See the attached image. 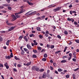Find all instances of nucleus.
I'll list each match as a JSON object with an SVG mask.
<instances>
[{"instance_id":"4d7b16f0","label":"nucleus","mask_w":79,"mask_h":79,"mask_svg":"<svg viewBox=\"0 0 79 79\" xmlns=\"http://www.w3.org/2000/svg\"><path fill=\"white\" fill-rule=\"evenodd\" d=\"M69 56L70 57H72L73 56V55L71 53H69Z\"/></svg>"},{"instance_id":"5701e85b","label":"nucleus","mask_w":79,"mask_h":79,"mask_svg":"<svg viewBox=\"0 0 79 79\" xmlns=\"http://www.w3.org/2000/svg\"><path fill=\"white\" fill-rule=\"evenodd\" d=\"M7 9L11 11V10L12 8L11 7L9 6L7 7Z\"/></svg>"},{"instance_id":"f3484780","label":"nucleus","mask_w":79,"mask_h":79,"mask_svg":"<svg viewBox=\"0 0 79 79\" xmlns=\"http://www.w3.org/2000/svg\"><path fill=\"white\" fill-rule=\"evenodd\" d=\"M6 59H10V58H11V57L10 56H6Z\"/></svg>"},{"instance_id":"2f4dec72","label":"nucleus","mask_w":79,"mask_h":79,"mask_svg":"<svg viewBox=\"0 0 79 79\" xmlns=\"http://www.w3.org/2000/svg\"><path fill=\"white\" fill-rule=\"evenodd\" d=\"M73 79H76L75 75L74 74H73Z\"/></svg>"},{"instance_id":"4c0bfd02","label":"nucleus","mask_w":79,"mask_h":79,"mask_svg":"<svg viewBox=\"0 0 79 79\" xmlns=\"http://www.w3.org/2000/svg\"><path fill=\"white\" fill-rule=\"evenodd\" d=\"M54 46L53 45H52L50 46V48L51 49H53L54 48Z\"/></svg>"},{"instance_id":"864d4df0","label":"nucleus","mask_w":79,"mask_h":79,"mask_svg":"<svg viewBox=\"0 0 79 79\" xmlns=\"http://www.w3.org/2000/svg\"><path fill=\"white\" fill-rule=\"evenodd\" d=\"M47 56V54H45L44 55V57L45 58H46Z\"/></svg>"},{"instance_id":"bb28decb","label":"nucleus","mask_w":79,"mask_h":79,"mask_svg":"<svg viewBox=\"0 0 79 79\" xmlns=\"http://www.w3.org/2000/svg\"><path fill=\"white\" fill-rule=\"evenodd\" d=\"M68 58V56H64L62 57V58L63 59H64L65 58Z\"/></svg>"},{"instance_id":"37998d69","label":"nucleus","mask_w":79,"mask_h":79,"mask_svg":"<svg viewBox=\"0 0 79 79\" xmlns=\"http://www.w3.org/2000/svg\"><path fill=\"white\" fill-rule=\"evenodd\" d=\"M66 77L68 78L69 77V74H67L66 76Z\"/></svg>"},{"instance_id":"de8ad7c7","label":"nucleus","mask_w":79,"mask_h":79,"mask_svg":"<svg viewBox=\"0 0 79 79\" xmlns=\"http://www.w3.org/2000/svg\"><path fill=\"white\" fill-rule=\"evenodd\" d=\"M1 32L2 34H5V31H1Z\"/></svg>"},{"instance_id":"6ab92c4d","label":"nucleus","mask_w":79,"mask_h":79,"mask_svg":"<svg viewBox=\"0 0 79 79\" xmlns=\"http://www.w3.org/2000/svg\"><path fill=\"white\" fill-rule=\"evenodd\" d=\"M28 4L29 5H31V6H33V3H32V2H30L29 1L28 2Z\"/></svg>"},{"instance_id":"dca6fc26","label":"nucleus","mask_w":79,"mask_h":79,"mask_svg":"<svg viewBox=\"0 0 79 79\" xmlns=\"http://www.w3.org/2000/svg\"><path fill=\"white\" fill-rule=\"evenodd\" d=\"M36 68H37L36 66H33L32 68V69L33 70H35Z\"/></svg>"},{"instance_id":"c85d7f7f","label":"nucleus","mask_w":79,"mask_h":79,"mask_svg":"<svg viewBox=\"0 0 79 79\" xmlns=\"http://www.w3.org/2000/svg\"><path fill=\"white\" fill-rule=\"evenodd\" d=\"M32 57L33 58H36L37 57V56L36 55L34 54L32 55Z\"/></svg>"},{"instance_id":"6e6d98bb","label":"nucleus","mask_w":79,"mask_h":79,"mask_svg":"<svg viewBox=\"0 0 79 79\" xmlns=\"http://www.w3.org/2000/svg\"><path fill=\"white\" fill-rule=\"evenodd\" d=\"M38 50H41L42 48H41V47H38Z\"/></svg>"},{"instance_id":"338daca9","label":"nucleus","mask_w":79,"mask_h":79,"mask_svg":"<svg viewBox=\"0 0 79 79\" xmlns=\"http://www.w3.org/2000/svg\"><path fill=\"white\" fill-rule=\"evenodd\" d=\"M71 58H72V57H69V58L68 59V60L69 61V60H70Z\"/></svg>"},{"instance_id":"a211bd4d","label":"nucleus","mask_w":79,"mask_h":79,"mask_svg":"<svg viewBox=\"0 0 79 79\" xmlns=\"http://www.w3.org/2000/svg\"><path fill=\"white\" fill-rule=\"evenodd\" d=\"M31 62H28L26 64V65L27 66H29L31 64Z\"/></svg>"},{"instance_id":"58836bf2","label":"nucleus","mask_w":79,"mask_h":79,"mask_svg":"<svg viewBox=\"0 0 79 79\" xmlns=\"http://www.w3.org/2000/svg\"><path fill=\"white\" fill-rule=\"evenodd\" d=\"M23 2H27L28 3L29 2V0H23Z\"/></svg>"},{"instance_id":"680f3d73","label":"nucleus","mask_w":79,"mask_h":79,"mask_svg":"<svg viewBox=\"0 0 79 79\" xmlns=\"http://www.w3.org/2000/svg\"><path fill=\"white\" fill-rule=\"evenodd\" d=\"M50 67L51 70H53V68L52 67L50 66Z\"/></svg>"},{"instance_id":"f03ea898","label":"nucleus","mask_w":79,"mask_h":79,"mask_svg":"<svg viewBox=\"0 0 79 79\" xmlns=\"http://www.w3.org/2000/svg\"><path fill=\"white\" fill-rule=\"evenodd\" d=\"M60 9L61 7H57V8L53 9V11L55 12H56V11H57L58 10H60Z\"/></svg>"},{"instance_id":"774afa93","label":"nucleus","mask_w":79,"mask_h":79,"mask_svg":"<svg viewBox=\"0 0 79 79\" xmlns=\"http://www.w3.org/2000/svg\"><path fill=\"white\" fill-rule=\"evenodd\" d=\"M53 64L55 67H56V63H54Z\"/></svg>"},{"instance_id":"69168bd1","label":"nucleus","mask_w":79,"mask_h":79,"mask_svg":"<svg viewBox=\"0 0 79 79\" xmlns=\"http://www.w3.org/2000/svg\"><path fill=\"white\" fill-rule=\"evenodd\" d=\"M61 74L62 75H64L65 74V73H64V72H62L61 73Z\"/></svg>"},{"instance_id":"c9c22d12","label":"nucleus","mask_w":79,"mask_h":79,"mask_svg":"<svg viewBox=\"0 0 79 79\" xmlns=\"http://www.w3.org/2000/svg\"><path fill=\"white\" fill-rule=\"evenodd\" d=\"M33 51L35 53H37V51L36 50H34V49H33Z\"/></svg>"},{"instance_id":"8fccbe9b","label":"nucleus","mask_w":79,"mask_h":79,"mask_svg":"<svg viewBox=\"0 0 79 79\" xmlns=\"http://www.w3.org/2000/svg\"><path fill=\"white\" fill-rule=\"evenodd\" d=\"M47 47L48 48H50V45L48 44H47Z\"/></svg>"},{"instance_id":"3c124183","label":"nucleus","mask_w":79,"mask_h":79,"mask_svg":"<svg viewBox=\"0 0 79 79\" xmlns=\"http://www.w3.org/2000/svg\"><path fill=\"white\" fill-rule=\"evenodd\" d=\"M10 56L11 57V58H12V57H13V53L12 52L11 53Z\"/></svg>"},{"instance_id":"6e6552de","label":"nucleus","mask_w":79,"mask_h":79,"mask_svg":"<svg viewBox=\"0 0 79 79\" xmlns=\"http://www.w3.org/2000/svg\"><path fill=\"white\" fill-rule=\"evenodd\" d=\"M47 77V73L45 72H44V74L43 75V76L42 77L44 78H46Z\"/></svg>"},{"instance_id":"ea45409f","label":"nucleus","mask_w":79,"mask_h":79,"mask_svg":"<svg viewBox=\"0 0 79 79\" xmlns=\"http://www.w3.org/2000/svg\"><path fill=\"white\" fill-rule=\"evenodd\" d=\"M75 41L77 43H79V40H76Z\"/></svg>"},{"instance_id":"ddd939ff","label":"nucleus","mask_w":79,"mask_h":79,"mask_svg":"<svg viewBox=\"0 0 79 79\" xmlns=\"http://www.w3.org/2000/svg\"><path fill=\"white\" fill-rule=\"evenodd\" d=\"M27 47L29 49H31V46L27 44Z\"/></svg>"},{"instance_id":"09e8293b","label":"nucleus","mask_w":79,"mask_h":79,"mask_svg":"<svg viewBox=\"0 0 79 79\" xmlns=\"http://www.w3.org/2000/svg\"><path fill=\"white\" fill-rule=\"evenodd\" d=\"M6 67L7 69H9V65H7V66H6Z\"/></svg>"},{"instance_id":"0e129e2a","label":"nucleus","mask_w":79,"mask_h":79,"mask_svg":"<svg viewBox=\"0 0 79 79\" xmlns=\"http://www.w3.org/2000/svg\"><path fill=\"white\" fill-rule=\"evenodd\" d=\"M73 61L74 62H75L76 61V59L75 58L73 59Z\"/></svg>"},{"instance_id":"b1692460","label":"nucleus","mask_w":79,"mask_h":79,"mask_svg":"<svg viewBox=\"0 0 79 79\" xmlns=\"http://www.w3.org/2000/svg\"><path fill=\"white\" fill-rule=\"evenodd\" d=\"M36 29L38 31H40V27H37L36 28Z\"/></svg>"},{"instance_id":"2eb2a0df","label":"nucleus","mask_w":79,"mask_h":79,"mask_svg":"<svg viewBox=\"0 0 79 79\" xmlns=\"http://www.w3.org/2000/svg\"><path fill=\"white\" fill-rule=\"evenodd\" d=\"M16 19V17L15 16V17L13 18V19H12L11 21H14Z\"/></svg>"},{"instance_id":"f257e3e1","label":"nucleus","mask_w":79,"mask_h":79,"mask_svg":"<svg viewBox=\"0 0 79 79\" xmlns=\"http://www.w3.org/2000/svg\"><path fill=\"white\" fill-rule=\"evenodd\" d=\"M23 8H24V7L23 6H21V10H20V14H21L25 11V10L24 9H23Z\"/></svg>"},{"instance_id":"473e14b6","label":"nucleus","mask_w":79,"mask_h":79,"mask_svg":"<svg viewBox=\"0 0 79 79\" xmlns=\"http://www.w3.org/2000/svg\"><path fill=\"white\" fill-rule=\"evenodd\" d=\"M42 61H45L47 59H46L45 58H43L42 59Z\"/></svg>"},{"instance_id":"393cba45","label":"nucleus","mask_w":79,"mask_h":79,"mask_svg":"<svg viewBox=\"0 0 79 79\" xmlns=\"http://www.w3.org/2000/svg\"><path fill=\"white\" fill-rule=\"evenodd\" d=\"M36 13V11H34V12H32V13H31L30 15H32L33 14H35Z\"/></svg>"},{"instance_id":"f704fd0d","label":"nucleus","mask_w":79,"mask_h":79,"mask_svg":"<svg viewBox=\"0 0 79 79\" xmlns=\"http://www.w3.org/2000/svg\"><path fill=\"white\" fill-rule=\"evenodd\" d=\"M36 19L37 20H40V19H41V18L40 17H37V18H36Z\"/></svg>"},{"instance_id":"c03bdc74","label":"nucleus","mask_w":79,"mask_h":79,"mask_svg":"<svg viewBox=\"0 0 79 79\" xmlns=\"http://www.w3.org/2000/svg\"><path fill=\"white\" fill-rule=\"evenodd\" d=\"M23 49L25 52H27V51L28 50L26 48H24Z\"/></svg>"},{"instance_id":"aec40b11","label":"nucleus","mask_w":79,"mask_h":79,"mask_svg":"<svg viewBox=\"0 0 79 79\" xmlns=\"http://www.w3.org/2000/svg\"><path fill=\"white\" fill-rule=\"evenodd\" d=\"M15 60H19V58H18L16 56H15Z\"/></svg>"},{"instance_id":"1a4fd4ad","label":"nucleus","mask_w":79,"mask_h":79,"mask_svg":"<svg viewBox=\"0 0 79 79\" xmlns=\"http://www.w3.org/2000/svg\"><path fill=\"white\" fill-rule=\"evenodd\" d=\"M3 6H11V4H6L2 5Z\"/></svg>"},{"instance_id":"20e7f679","label":"nucleus","mask_w":79,"mask_h":79,"mask_svg":"<svg viewBox=\"0 0 79 79\" xmlns=\"http://www.w3.org/2000/svg\"><path fill=\"white\" fill-rule=\"evenodd\" d=\"M19 14H20V12H18V13H15V15L16 16L17 18H19L20 17V16L19 15Z\"/></svg>"},{"instance_id":"cd10ccee","label":"nucleus","mask_w":79,"mask_h":79,"mask_svg":"<svg viewBox=\"0 0 79 79\" xmlns=\"http://www.w3.org/2000/svg\"><path fill=\"white\" fill-rule=\"evenodd\" d=\"M35 36V35H34L33 34H31L30 35V37H34Z\"/></svg>"},{"instance_id":"9d476101","label":"nucleus","mask_w":79,"mask_h":79,"mask_svg":"<svg viewBox=\"0 0 79 79\" xmlns=\"http://www.w3.org/2000/svg\"><path fill=\"white\" fill-rule=\"evenodd\" d=\"M11 42V40H8L7 41V42L6 43V44L7 45H9V42Z\"/></svg>"},{"instance_id":"f8f14e48","label":"nucleus","mask_w":79,"mask_h":79,"mask_svg":"<svg viewBox=\"0 0 79 79\" xmlns=\"http://www.w3.org/2000/svg\"><path fill=\"white\" fill-rule=\"evenodd\" d=\"M29 12H30V11H29V12H27V13H26V14H25V15L26 16H28V15H31V14H29Z\"/></svg>"},{"instance_id":"423d86ee","label":"nucleus","mask_w":79,"mask_h":79,"mask_svg":"<svg viewBox=\"0 0 79 79\" xmlns=\"http://www.w3.org/2000/svg\"><path fill=\"white\" fill-rule=\"evenodd\" d=\"M15 27H11L8 31H11L15 29Z\"/></svg>"},{"instance_id":"0eeeda50","label":"nucleus","mask_w":79,"mask_h":79,"mask_svg":"<svg viewBox=\"0 0 79 79\" xmlns=\"http://www.w3.org/2000/svg\"><path fill=\"white\" fill-rule=\"evenodd\" d=\"M53 5L54 4H51V5H50V6H49L48 7H47V8H51L52 7H54L56 6V5H55L54 6H53Z\"/></svg>"},{"instance_id":"7ed1b4c3","label":"nucleus","mask_w":79,"mask_h":79,"mask_svg":"<svg viewBox=\"0 0 79 79\" xmlns=\"http://www.w3.org/2000/svg\"><path fill=\"white\" fill-rule=\"evenodd\" d=\"M67 20L69 21H72V23H73L74 21V19H73V18H71V19H70L69 17L68 18Z\"/></svg>"},{"instance_id":"412c9836","label":"nucleus","mask_w":79,"mask_h":79,"mask_svg":"<svg viewBox=\"0 0 79 79\" xmlns=\"http://www.w3.org/2000/svg\"><path fill=\"white\" fill-rule=\"evenodd\" d=\"M35 70L37 72H39L40 71V69H39L37 68V67H36V69Z\"/></svg>"},{"instance_id":"72a5a7b5","label":"nucleus","mask_w":79,"mask_h":79,"mask_svg":"<svg viewBox=\"0 0 79 79\" xmlns=\"http://www.w3.org/2000/svg\"><path fill=\"white\" fill-rule=\"evenodd\" d=\"M39 37L40 38H41V39H43V37L42 35H39Z\"/></svg>"},{"instance_id":"13d9d810","label":"nucleus","mask_w":79,"mask_h":79,"mask_svg":"<svg viewBox=\"0 0 79 79\" xmlns=\"http://www.w3.org/2000/svg\"><path fill=\"white\" fill-rule=\"evenodd\" d=\"M45 50L42 49V50L41 51V52H45Z\"/></svg>"},{"instance_id":"39448f33","label":"nucleus","mask_w":79,"mask_h":79,"mask_svg":"<svg viewBox=\"0 0 79 79\" xmlns=\"http://www.w3.org/2000/svg\"><path fill=\"white\" fill-rule=\"evenodd\" d=\"M6 23L7 25H8V26H13L14 25V24L12 23H8V21L7 20L6 21Z\"/></svg>"},{"instance_id":"e433bc0d","label":"nucleus","mask_w":79,"mask_h":79,"mask_svg":"<svg viewBox=\"0 0 79 79\" xmlns=\"http://www.w3.org/2000/svg\"><path fill=\"white\" fill-rule=\"evenodd\" d=\"M4 65L5 66V67L6 66H8V63H7V62H6L5 64H4Z\"/></svg>"},{"instance_id":"a18cd8bd","label":"nucleus","mask_w":79,"mask_h":79,"mask_svg":"<svg viewBox=\"0 0 79 79\" xmlns=\"http://www.w3.org/2000/svg\"><path fill=\"white\" fill-rule=\"evenodd\" d=\"M64 33L66 35H67L68 34V33L66 31H64Z\"/></svg>"},{"instance_id":"49530a36","label":"nucleus","mask_w":79,"mask_h":79,"mask_svg":"<svg viewBox=\"0 0 79 79\" xmlns=\"http://www.w3.org/2000/svg\"><path fill=\"white\" fill-rule=\"evenodd\" d=\"M13 70L14 71H15V72H16L17 71V70L15 68L13 69Z\"/></svg>"},{"instance_id":"e2e57ef3","label":"nucleus","mask_w":79,"mask_h":79,"mask_svg":"<svg viewBox=\"0 0 79 79\" xmlns=\"http://www.w3.org/2000/svg\"><path fill=\"white\" fill-rule=\"evenodd\" d=\"M77 23L75 21V22H74V24L75 25H77Z\"/></svg>"},{"instance_id":"603ef678","label":"nucleus","mask_w":79,"mask_h":79,"mask_svg":"<svg viewBox=\"0 0 79 79\" xmlns=\"http://www.w3.org/2000/svg\"><path fill=\"white\" fill-rule=\"evenodd\" d=\"M79 69V68H78L75 69H74V71H78V69Z\"/></svg>"},{"instance_id":"7c9ffc66","label":"nucleus","mask_w":79,"mask_h":79,"mask_svg":"<svg viewBox=\"0 0 79 79\" xmlns=\"http://www.w3.org/2000/svg\"><path fill=\"white\" fill-rule=\"evenodd\" d=\"M44 69H42L40 70L39 71H40L41 72H43L44 71Z\"/></svg>"},{"instance_id":"4468645a","label":"nucleus","mask_w":79,"mask_h":79,"mask_svg":"<svg viewBox=\"0 0 79 79\" xmlns=\"http://www.w3.org/2000/svg\"><path fill=\"white\" fill-rule=\"evenodd\" d=\"M24 39L25 40L26 42L28 41V40H27V36H25L24 37Z\"/></svg>"},{"instance_id":"a878e982","label":"nucleus","mask_w":79,"mask_h":79,"mask_svg":"<svg viewBox=\"0 0 79 79\" xmlns=\"http://www.w3.org/2000/svg\"><path fill=\"white\" fill-rule=\"evenodd\" d=\"M3 41V38L2 36H0V42H2Z\"/></svg>"},{"instance_id":"4be33fe9","label":"nucleus","mask_w":79,"mask_h":79,"mask_svg":"<svg viewBox=\"0 0 79 79\" xmlns=\"http://www.w3.org/2000/svg\"><path fill=\"white\" fill-rule=\"evenodd\" d=\"M45 17V15H42V16H41V19H44V18Z\"/></svg>"},{"instance_id":"bf43d9fd","label":"nucleus","mask_w":79,"mask_h":79,"mask_svg":"<svg viewBox=\"0 0 79 79\" xmlns=\"http://www.w3.org/2000/svg\"><path fill=\"white\" fill-rule=\"evenodd\" d=\"M73 11H72V10H70V13L71 15H72L73 14Z\"/></svg>"},{"instance_id":"c756f323","label":"nucleus","mask_w":79,"mask_h":79,"mask_svg":"<svg viewBox=\"0 0 79 79\" xmlns=\"http://www.w3.org/2000/svg\"><path fill=\"white\" fill-rule=\"evenodd\" d=\"M63 71V70L59 68L58 69V71L59 72H61Z\"/></svg>"},{"instance_id":"9b49d317","label":"nucleus","mask_w":79,"mask_h":79,"mask_svg":"<svg viewBox=\"0 0 79 79\" xmlns=\"http://www.w3.org/2000/svg\"><path fill=\"white\" fill-rule=\"evenodd\" d=\"M21 51H22L21 52V54L23 56L24 55L25 52L23 50H21Z\"/></svg>"},{"instance_id":"052dcab7","label":"nucleus","mask_w":79,"mask_h":79,"mask_svg":"<svg viewBox=\"0 0 79 79\" xmlns=\"http://www.w3.org/2000/svg\"><path fill=\"white\" fill-rule=\"evenodd\" d=\"M4 8V6H0V8L1 9H3V8Z\"/></svg>"},{"instance_id":"5fc2aeb1","label":"nucleus","mask_w":79,"mask_h":79,"mask_svg":"<svg viewBox=\"0 0 79 79\" xmlns=\"http://www.w3.org/2000/svg\"><path fill=\"white\" fill-rule=\"evenodd\" d=\"M57 37H58L59 39H61V37L59 35H57Z\"/></svg>"},{"instance_id":"a19ab883","label":"nucleus","mask_w":79,"mask_h":79,"mask_svg":"<svg viewBox=\"0 0 79 79\" xmlns=\"http://www.w3.org/2000/svg\"><path fill=\"white\" fill-rule=\"evenodd\" d=\"M66 62V60H63L61 61V62L65 63Z\"/></svg>"},{"instance_id":"79ce46f5","label":"nucleus","mask_w":79,"mask_h":79,"mask_svg":"<svg viewBox=\"0 0 79 79\" xmlns=\"http://www.w3.org/2000/svg\"><path fill=\"white\" fill-rule=\"evenodd\" d=\"M61 51H59L57 52H55V54H58Z\"/></svg>"}]
</instances>
